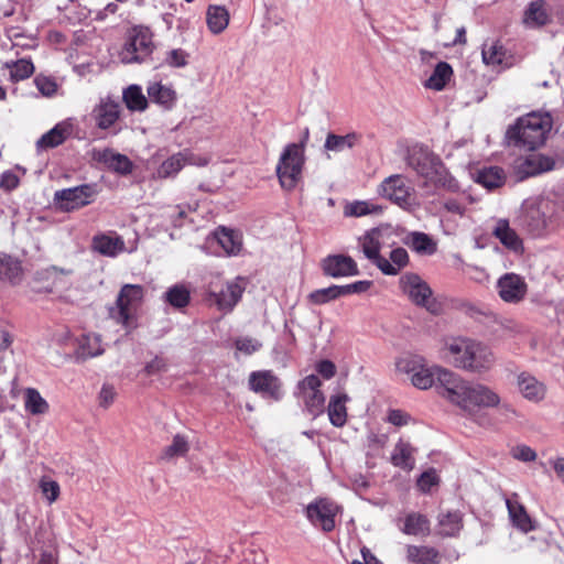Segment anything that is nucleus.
Wrapping results in <instances>:
<instances>
[{"instance_id":"f257e3e1","label":"nucleus","mask_w":564,"mask_h":564,"mask_svg":"<svg viewBox=\"0 0 564 564\" xmlns=\"http://www.w3.org/2000/svg\"><path fill=\"white\" fill-rule=\"evenodd\" d=\"M443 354L454 367L477 373L488 371L495 364L491 349L468 337L447 338Z\"/></svg>"},{"instance_id":"f03ea898","label":"nucleus","mask_w":564,"mask_h":564,"mask_svg":"<svg viewBox=\"0 0 564 564\" xmlns=\"http://www.w3.org/2000/svg\"><path fill=\"white\" fill-rule=\"evenodd\" d=\"M553 120L547 112H530L517 120L507 130L509 144L533 151L541 147L551 131Z\"/></svg>"},{"instance_id":"7ed1b4c3","label":"nucleus","mask_w":564,"mask_h":564,"mask_svg":"<svg viewBox=\"0 0 564 564\" xmlns=\"http://www.w3.org/2000/svg\"><path fill=\"white\" fill-rule=\"evenodd\" d=\"M405 161L426 184L436 187L455 189L457 187L454 178L448 174L442 160L427 147L415 144L408 149Z\"/></svg>"},{"instance_id":"20e7f679","label":"nucleus","mask_w":564,"mask_h":564,"mask_svg":"<svg viewBox=\"0 0 564 564\" xmlns=\"http://www.w3.org/2000/svg\"><path fill=\"white\" fill-rule=\"evenodd\" d=\"M554 212L552 200L544 197L525 199L519 208L514 224L532 237L542 236Z\"/></svg>"},{"instance_id":"39448f33","label":"nucleus","mask_w":564,"mask_h":564,"mask_svg":"<svg viewBox=\"0 0 564 564\" xmlns=\"http://www.w3.org/2000/svg\"><path fill=\"white\" fill-rule=\"evenodd\" d=\"M305 163L304 145L288 144L278 163L276 174L281 186L284 189H293L302 178V171Z\"/></svg>"},{"instance_id":"423d86ee","label":"nucleus","mask_w":564,"mask_h":564,"mask_svg":"<svg viewBox=\"0 0 564 564\" xmlns=\"http://www.w3.org/2000/svg\"><path fill=\"white\" fill-rule=\"evenodd\" d=\"M153 34L148 26L135 25L128 32L126 43L119 52V58L123 64L142 63L152 53Z\"/></svg>"},{"instance_id":"0eeeda50","label":"nucleus","mask_w":564,"mask_h":564,"mask_svg":"<svg viewBox=\"0 0 564 564\" xmlns=\"http://www.w3.org/2000/svg\"><path fill=\"white\" fill-rule=\"evenodd\" d=\"M144 289L138 284H126L121 288L116 305L117 312L113 317L127 329L137 326V312L142 304Z\"/></svg>"},{"instance_id":"6e6552de","label":"nucleus","mask_w":564,"mask_h":564,"mask_svg":"<svg viewBox=\"0 0 564 564\" xmlns=\"http://www.w3.org/2000/svg\"><path fill=\"white\" fill-rule=\"evenodd\" d=\"M400 288L416 306L425 307L432 314H438L440 305L433 299L430 285L416 273H405L400 278Z\"/></svg>"},{"instance_id":"1a4fd4ad","label":"nucleus","mask_w":564,"mask_h":564,"mask_svg":"<svg viewBox=\"0 0 564 564\" xmlns=\"http://www.w3.org/2000/svg\"><path fill=\"white\" fill-rule=\"evenodd\" d=\"M427 367L421 357H404L398 360L397 369L408 375L411 383L421 390L431 388L436 382L437 368Z\"/></svg>"},{"instance_id":"9d476101","label":"nucleus","mask_w":564,"mask_h":564,"mask_svg":"<svg viewBox=\"0 0 564 564\" xmlns=\"http://www.w3.org/2000/svg\"><path fill=\"white\" fill-rule=\"evenodd\" d=\"M98 194L95 184H83L55 192L54 202L62 212H73L91 204Z\"/></svg>"},{"instance_id":"9b49d317","label":"nucleus","mask_w":564,"mask_h":564,"mask_svg":"<svg viewBox=\"0 0 564 564\" xmlns=\"http://www.w3.org/2000/svg\"><path fill=\"white\" fill-rule=\"evenodd\" d=\"M339 511V507L327 498H321L311 502L305 510L306 518L310 522L324 532H330L335 529V517Z\"/></svg>"},{"instance_id":"f8f14e48","label":"nucleus","mask_w":564,"mask_h":564,"mask_svg":"<svg viewBox=\"0 0 564 564\" xmlns=\"http://www.w3.org/2000/svg\"><path fill=\"white\" fill-rule=\"evenodd\" d=\"M322 382L315 375H310L299 382L297 389L307 412L317 416L324 412L325 397L321 391Z\"/></svg>"},{"instance_id":"ddd939ff","label":"nucleus","mask_w":564,"mask_h":564,"mask_svg":"<svg viewBox=\"0 0 564 564\" xmlns=\"http://www.w3.org/2000/svg\"><path fill=\"white\" fill-rule=\"evenodd\" d=\"M249 388L253 392L279 401L282 395V382L272 370L253 371L249 376Z\"/></svg>"},{"instance_id":"4468645a","label":"nucleus","mask_w":564,"mask_h":564,"mask_svg":"<svg viewBox=\"0 0 564 564\" xmlns=\"http://www.w3.org/2000/svg\"><path fill=\"white\" fill-rule=\"evenodd\" d=\"M380 193L382 196L402 208L411 206L412 188L400 174L384 178L380 185Z\"/></svg>"},{"instance_id":"2eb2a0df","label":"nucleus","mask_w":564,"mask_h":564,"mask_svg":"<svg viewBox=\"0 0 564 564\" xmlns=\"http://www.w3.org/2000/svg\"><path fill=\"white\" fill-rule=\"evenodd\" d=\"M497 289L500 299L506 303L517 304L528 293V284L524 279L516 273H506L497 281Z\"/></svg>"},{"instance_id":"dca6fc26","label":"nucleus","mask_w":564,"mask_h":564,"mask_svg":"<svg viewBox=\"0 0 564 564\" xmlns=\"http://www.w3.org/2000/svg\"><path fill=\"white\" fill-rule=\"evenodd\" d=\"M436 382L443 389L441 393L445 398L457 405L462 403L468 382L464 381L453 371L442 367L437 368Z\"/></svg>"},{"instance_id":"f3484780","label":"nucleus","mask_w":564,"mask_h":564,"mask_svg":"<svg viewBox=\"0 0 564 564\" xmlns=\"http://www.w3.org/2000/svg\"><path fill=\"white\" fill-rule=\"evenodd\" d=\"M499 403V395L489 387L468 383L459 406L463 409H469L470 406L490 408L497 406Z\"/></svg>"},{"instance_id":"a211bd4d","label":"nucleus","mask_w":564,"mask_h":564,"mask_svg":"<svg viewBox=\"0 0 564 564\" xmlns=\"http://www.w3.org/2000/svg\"><path fill=\"white\" fill-rule=\"evenodd\" d=\"M322 268L324 273L332 278L357 275L359 273L355 260L344 254L328 256L323 260Z\"/></svg>"},{"instance_id":"6ab92c4d","label":"nucleus","mask_w":564,"mask_h":564,"mask_svg":"<svg viewBox=\"0 0 564 564\" xmlns=\"http://www.w3.org/2000/svg\"><path fill=\"white\" fill-rule=\"evenodd\" d=\"M120 117V105L109 98L101 99L91 111V118L101 130L112 128Z\"/></svg>"},{"instance_id":"aec40b11","label":"nucleus","mask_w":564,"mask_h":564,"mask_svg":"<svg viewBox=\"0 0 564 564\" xmlns=\"http://www.w3.org/2000/svg\"><path fill=\"white\" fill-rule=\"evenodd\" d=\"M517 387L521 395L533 403L543 401L547 392L546 386L529 372L518 375Z\"/></svg>"},{"instance_id":"412c9836","label":"nucleus","mask_w":564,"mask_h":564,"mask_svg":"<svg viewBox=\"0 0 564 564\" xmlns=\"http://www.w3.org/2000/svg\"><path fill=\"white\" fill-rule=\"evenodd\" d=\"M491 234L495 238H497L500 241V243L505 248L516 253L523 252V241L518 235V232L513 228H511L508 219H497Z\"/></svg>"},{"instance_id":"4be33fe9","label":"nucleus","mask_w":564,"mask_h":564,"mask_svg":"<svg viewBox=\"0 0 564 564\" xmlns=\"http://www.w3.org/2000/svg\"><path fill=\"white\" fill-rule=\"evenodd\" d=\"M387 229L373 228L367 231L359 238V246L365 257L370 260L377 268H379V259L383 257L380 254L381 240L386 236Z\"/></svg>"},{"instance_id":"5701e85b","label":"nucleus","mask_w":564,"mask_h":564,"mask_svg":"<svg viewBox=\"0 0 564 564\" xmlns=\"http://www.w3.org/2000/svg\"><path fill=\"white\" fill-rule=\"evenodd\" d=\"M242 282L243 280L238 278L232 282H228L226 288L221 289L218 293H210V296L215 299V303L219 310L231 311L234 308L245 291V284Z\"/></svg>"},{"instance_id":"b1692460","label":"nucleus","mask_w":564,"mask_h":564,"mask_svg":"<svg viewBox=\"0 0 564 564\" xmlns=\"http://www.w3.org/2000/svg\"><path fill=\"white\" fill-rule=\"evenodd\" d=\"M554 166L555 161L552 158L535 153L520 160L517 169L522 176L528 177L551 171Z\"/></svg>"},{"instance_id":"393cba45","label":"nucleus","mask_w":564,"mask_h":564,"mask_svg":"<svg viewBox=\"0 0 564 564\" xmlns=\"http://www.w3.org/2000/svg\"><path fill=\"white\" fill-rule=\"evenodd\" d=\"M93 249L105 257L113 258L126 250V245L116 232L99 234L93 238Z\"/></svg>"},{"instance_id":"a878e982","label":"nucleus","mask_w":564,"mask_h":564,"mask_svg":"<svg viewBox=\"0 0 564 564\" xmlns=\"http://www.w3.org/2000/svg\"><path fill=\"white\" fill-rule=\"evenodd\" d=\"M93 158L120 174H129L132 171V163L128 156L116 153L111 149H95Z\"/></svg>"},{"instance_id":"bb28decb","label":"nucleus","mask_w":564,"mask_h":564,"mask_svg":"<svg viewBox=\"0 0 564 564\" xmlns=\"http://www.w3.org/2000/svg\"><path fill=\"white\" fill-rule=\"evenodd\" d=\"M437 533L442 536H456L463 529L460 511L443 510L437 516Z\"/></svg>"},{"instance_id":"cd10ccee","label":"nucleus","mask_w":564,"mask_h":564,"mask_svg":"<svg viewBox=\"0 0 564 564\" xmlns=\"http://www.w3.org/2000/svg\"><path fill=\"white\" fill-rule=\"evenodd\" d=\"M390 261L387 258L379 259V270L384 275H397L409 264V254L404 248L398 247L391 250Z\"/></svg>"},{"instance_id":"c85d7f7f","label":"nucleus","mask_w":564,"mask_h":564,"mask_svg":"<svg viewBox=\"0 0 564 564\" xmlns=\"http://www.w3.org/2000/svg\"><path fill=\"white\" fill-rule=\"evenodd\" d=\"M360 141V135L356 132H350L345 135H338L335 133H328L324 143V150L326 153L334 152L339 153L345 150L352 149ZM330 158L329 154H327Z\"/></svg>"},{"instance_id":"c756f323","label":"nucleus","mask_w":564,"mask_h":564,"mask_svg":"<svg viewBox=\"0 0 564 564\" xmlns=\"http://www.w3.org/2000/svg\"><path fill=\"white\" fill-rule=\"evenodd\" d=\"M475 182L492 191L501 187L506 182V173L499 166L482 167L475 174Z\"/></svg>"},{"instance_id":"7c9ffc66","label":"nucleus","mask_w":564,"mask_h":564,"mask_svg":"<svg viewBox=\"0 0 564 564\" xmlns=\"http://www.w3.org/2000/svg\"><path fill=\"white\" fill-rule=\"evenodd\" d=\"M349 397L346 393L332 395L327 406L330 423L336 427H343L347 422L346 403Z\"/></svg>"},{"instance_id":"2f4dec72","label":"nucleus","mask_w":564,"mask_h":564,"mask_svg":"<svg viewBox=\"0 0 564 564\" xmlns=\"http://www.w3.org/2000/svg\"><path fill=\"white\" fill-rule=\"evenodd\" d=\"M206 22L209 31L219 34L229 23V12L224 6L210 4L206 12Z\"/></svg>"},{"instance_id":"473e14b6","label":"nucleus","mask_w":564,"mask_h":564,"mask_svg":"<svg viewBox=\"0 0 564 564\" xmlns=\"http://www.w3.org/2000/svg\"><path fill=\"white\" fill-rule=\"evenodd\" d=\"M148 96L151 101L162 106L165 109H171L176 101V93L170 86L161 83H152L148 87Z\"/></svg>"},{"instance_id":"72a5a7b5","label":"nucleus","mask_w":564,"mask_h":564,"mask_svg":"<svg viewBox=\"0 0 564 564\" xmlns=\"http://www.w3.org/2000/svg\"><path fill=\"white\" fill-rule=\"evenodd\" d=\"M23 274L21 261L12 256L0 254V280L17 284L21 281Z\"/></svg>"},{"instance_id":"f704fd0d","label":"nucleus","mask_w":564,"mask_h":564,"mask_svg":"<svg viewBox=\"0 0 564 564\" xmlns=\"http://www.w3.org/2000/svg\"><path fill=\"white\" fill-rule=\"evenodd\" d=\"M482 61L487 65L509 66V55L507 50L498 41H491L482 45Z\"/></svg>"},{"instance_id":"c9c22d12","label":"nucleus","mask_w":564,"mask_h":564,"mask_svg":"<svg viewBox=\"0 0 564 564\" xmlns=\"http://www.w3.org/2000/svg\"><path fill=\"white\" fill-rule=\"evenodd\" d=\"M403 242L420 254H433L437 249L435 241L429 235L420 231L410 232Z\"/></svg>"},{"instance_id":"e433bc0d","label":"nucleus","mask_w":564,"mask_h":564,"mask_svg":"<svg viewBox=\"0 0 564 564\" xmlns=\"http://www.w3.org/2000/svg\"><path fill=\"white\" fill-rule=\"evenodd\" d=\"M453 76V68L446 62H440L424 86L436 91L443 90Z\"/></svg>"},{"instance_id":"4c0bfd02","label":"nucleus","mask_w":564,"mask_h":564,"mask_svg":"<svg viewBox=\"0 0 564 564\" xmlns=\"http://www.w3.org/2000/svg\"><path fill=\"white\" fill-rule=\"evenodd\" d=\"M189 158L186 152H178L166 159L156 170V177H174L187 164Z\"/></svg>"},{"instance_id":"58836bf2","label":"nucleus","mask_w":564,"mask_h":564,"mask_svg":"<svg viewBox=\"0 0 564 564\" xmlns=\"http://www.w3.org/2000/svg\"><path fill=\"white\" fill-rule=\"evenodd\" d=\"M509 516L513 524L523 532H529L534 529L525 508L517 500L507 499L506 501Z\"/></svg>"},{"instance_id":"ea45409f","label":"nucleus","mask_w":564,"mask_h":564,"mask_svg":"<svg viewBox=\"0 0 564 564\" xmlns=\"http://www.w3.org/2000/svg\"><path fill=\"white\" fill-rule=\"evenodd\" d=\"M413 447L402 440H400L392 452L391 463L402 469H412L414 467Z\"/></svg>"},{"instance_id":"a19ab883","label":"nucleus","mask_w":564,"mask_h":564,"mask_svg":"<svg viewBox=\"0 0 564 564\" xmlns=\"http://www.w3.org/2000/svg\"><path fill=\"white\" fill-rule=\"evenodd\" d=\"M402 531L409 535H429L430 520L422 513L411 512L404 519Z\"/></svg>"},{"instance_id":"79ce46f5","label":"nucleus","mask_w":564,"mask_h":564,"mask_svg":"<svg viewBox=\"0 0 564 564\" xmlns=\"http://www.w3.org/2000/svg\"><path fill=\"white\" fill-rule=\"evenodd\" d=\"M102 352L104 348L101 347V339L99 335L87 334L80 337L77 349L78 358H93L101 355Z\"/></svg>"},{"instance_id":"37998d69","label":"nucleus","mask_w":564,"mask_h":564,"mask_svg":"<svg viewBox=\"0 0 564 564\" xmlns=\"http://www.w3.org/2000/svg\"><path fill=\"white\" fill-rule=\"evenodd\" d=\"M68 128L64 123H57L53 129L48 132L44 133L36 142L39 149H52L59 144H62L67 135Z\"/></svg>"},{"instance_id":"c03bdc74","label":"nucleus","mask_w":564,"mask_h":564,"mask_svg":"<svg viewBox=\"0 0 564 564\" xmlns=\"http://www.w3.org/2000/svg\"><path fill=\"white\" fill-rule=\"evenodd\" d=\"M408 560L413 564H438L440 554L434 547L410 545Z\"/></svg>"},{"instance_id":"a18cd8bd","label":"nucleus","mask_w":564,"mask_h":564,"mask_svg":"<svg viewBox=\"0 0 564 564\" xmlns=\"http://www.w3.org/2000/svg\"><path fill=\"white\" fill-rule=\"evenodd\" d=\"M24 409L32 415H41L45 414L50 406L36 389L26 388L24 390Z\"/></svg>"},{"instance_id":"49530a36","label":"nucleus","mask_w":564,"mask_h":564,"mask_svg":"<svg viewBox=\"0 0 564 564\" xmlns=\"http://www.w3.org/2000/svg\"><path fill=\"white\" fill-rule=\"evenodd\" d=\"M524 22L530 26H542L549 22L544 0L532 1L524 13Z\"/></svg>"},{"instance_id":"de8ad7c7","label":"nucleus","mask_w":564,"mask_h":564,"mask_svg":"<svg viewBox=\"0 0 564 564\" xmlns=\"http://www.w3.org/2000/svg\"><path fill=\"white\" fill-rule=\"evenodd\" d=\"M4 67L10 69V79L13 83L24 80V79L29 78L34 73L33 63L26 58L6 62Z\"/></svg>"},{"instance_id":"09e8293b","label":"nucleus","mask_w":564,"mask_h":564,"mask_svg":"<svg viewBox=\"0 0 564 564\" xmlns=\"http://www.w3.org/2000/svg\"><path fill=\"white\" fill-rule=\"evenodd\" d=\"M123 101L132 111H143L148 107V100L137 85H131L123 91Z\"/></svg>"},{"instance_id":"8fccbe9b","label":"nucleus","mask_w":564,"mask_h":564,"mask_svg":"<svg viewBox=\"0 0 564 564\" xmlns=\"http://www.w3.org/2000/svg\"><path fill=\"white\" fill-rule=\"evenodd\" d=\"M382 212V208L367 200H356L349 203L344 208V215L346 217H361L370 214H379Z\"/></svg>"},{"instance_id":"3c124183","label":"nucleus","mask_w":564,"mask_h":564,"mask_svg":"<svg viewBox=\"0 0 564 564\" xmlns=\"http://www.w3.org/2000/svg\"><path fill=\"white\" fill-rule=\"evenodd\" d=\"M217 240L228 254H237L241 249V240L234 230L220 229L217 232Z\"/></svg>"},{"instance_id":"603ef678","label":"nucleus","mask_w":564,"mask_h":564,"mask_svg":"<svg viewBox=\"0 0 564 564\" xmlns=\"http://www.w3.org/2000/svg\"><path fill=\"white\" fill-rule=\"evenodd\" d=\"M166 302L176 308L185 307L191 300V294L185 285L176 284L165 292Z\"/></svg>"},{"instance_id":"864d4df0","label":"nucleus","mask_w":564,"mask_h":564,"mask_svg":"<svg viewBox=\"0 0 564 564\" xmlns=\"http://www.w3.org/2000/svg\"><path fill=\"white\" fill-rule=\"evenodd\" d=\"M72 272V270H66L52 265L42 271H39L36 273V280L48 282L47 286H45V291L53 292L57 285V282L59 281V275H68Z\"/></svg>"},{"instance_id":"5fc2aeb1","label":"nucleus","mask_w":564,"mask_h":564,"mask_svg":"<svg viewBox=\"0 0 564 564\" xmlns=\"http://www.w3.org/2000/svg\"><path fill=\"white\" fill-rule=\"evenodd\" d=\"M188 449L189 444L187 440L183 435L176 434L173 437L172 444L163 449L161 459L170 460L174 457L184 456Z\"/></svg>"},{"instance_id":"6e6d98bb","label":"nucleus","mask_w":564,"mask_h":564,"mask_svg":"<svg viewBox=\"0 0 564 564\" xmlns=\"http://www.w3.org/2000/svg\"><path fill=\"white\" fill-rule=\"evenodd\" d=\"M339 297H341L339 285L318 289L307 295L308 301L315 305L326 304Z\"/></svg>"},{"instance_id":"4d7b16f0","label":"nucleus","mask_w":564,"mask_h":564,"mask_svg":"<svg viewBox=\"0 0 564 564\" xmlns=\"http://www.w3.org/2000/svg\"><path fill=\"white\" fill-rule=\"evenodd\" d=\"M34 84L39 91L45 97H52L57 90V83L51 76L39 74L34 78Z\"/></svg>"},{"instance_id":"13d9d810","label":"nucleus","mask_w":564,"mask_h":564,"mask_svg":"<svg viewBox=\"0 0 564 564\" xmlns=\"http://www.w3.org/2000/svg\"><path fill=\"white\" fill-rule=\"evenodd\" d=\"M188 54L182 48H174L166 53L165 63L171 67L187 65Z\"/></svg>"},{"instance_id":"bf43d9fd","label":"nucleus","mask_w":564,"mask_h":564,"mask_svg":"<svg viewBox=\"0 0 564 564\" xmlns=\"http://www.w3.org/2000/svg\"><path fill=\"white\" fill-rule=\"evenodd\" d=\"M40 488L48 503H53L59 496V485L54 480L41 479Z\"/></svg>"},{"instance_id":"052dcab7","label":"nucleus","mask_w":564,"mask_h":564,"mask_svg":"<svg viewBox=\"0 0 564 564\" xmlns=\"http://www.w3.org/2000/svg\"><path fill=\"white\" fill-rule=\"evenodd\" d=\"M372 285L371 281L362 280L356 281L350 284L339 285L341 296L350 295V294H359L367 292Z\"/></svg>"},{"instance_id":"680f3d73","label":"nucleus","mask_w":564,"mask_h":564,"mask_svg":"<svg viewBox=\"0 0 564 564\" xmlns=\"http://www.w3.org/2000/svg\"><path fill=\"white\" fill-rule=\"evenodd\" d=\"M235 346L239 351H242L246 355H251L260 349L261 344L257 339L242 337L235 341Z\"/></svg>"},{"instance_id":"e2e57ef3","label":"nucleus","mask_w":564,"mask_h":564,"mask_svg":"<svg viewBox=\"0 0 564 564\" xmlns=\"http://www.w3.org/2000/svg\"><path fill=\"white\" fill-rule=\"evenodd\" d=\"M410 419L411 416L406 412L398 409L390 410L387 417L388 422L395 426L406 425Z\"/></svg>"},{"instance_id":"0e129e2a","label":"nucleus","mask_w":564,"mask_h":564,"mask_svg":"<svg viewBox=\"0 0 564 564\" xmlns=\"http://www.w3.org/2000/svg\"><path fill=\"white\" fill-rule=\"evenodd\" d=\"M437 481V475L434 470L424 471L420 478L417 479V487L426 492L434 486Z\"/></svg>"},{"instance_id":"69168bd1","label":"nucleus","mask_w":564,"mask_h":564,"mask_svg":"<svg viewBox=\"0 0 564 564\" xmlns=\"http://www.w3.org/2000/svg\"><path fill=\"white\" fill-rule=\"evenodd\" d=\"M513 457L522 462H533L536 453L531 447L522 445L513 449Z\"/></svg>"},{"instance_id":"338daca9","label":"nucleus","mask_w":564,"mask_h":564,"mask_svg":"<svg viewBox=\"0 0 564 564\" xmlns=\"http://www.w3.org/2000/svg\"><path fill=\"white\" fill-rule=\"evenodd\" d=\"M317 372L325 379H330L336 373V367L330 360H322L316 365Z\"/></svg>"},{"instance_id":"774afa93","label":"nucleus","mask_w":564,"mask_h":564,"mask_svg":"<svg viewBox=\"0 0 564 564\" xmlns=\"http://www.w3.org/2000/svg\"><path fill=\"white\" fill-rule=\"evenodd\" d=\"M116 392L110 386H102L99 393V404L102 408H108L115 400Z\"/></svg>"}]
</instances>
